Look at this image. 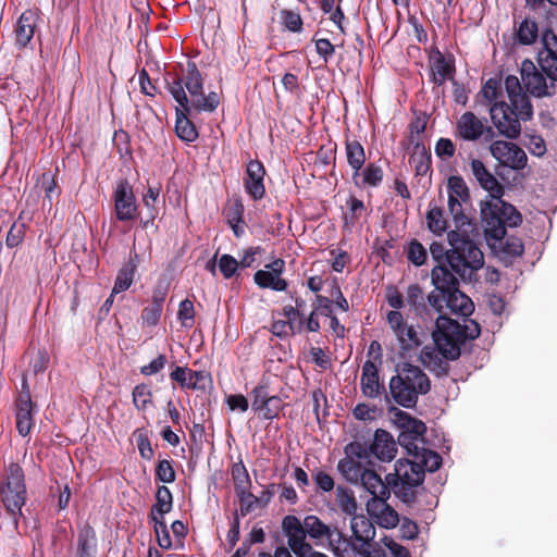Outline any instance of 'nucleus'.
Wrapping results in <instances>:
<instances>
[{"label": "nucleus", "mask_w": 557, "mask_h": 557, "mask_svg": "<svg viewBox=\"0 0 557 557\" xmlns=\"http://www.w3.org/2000/svg\"><path fill=\"white\" fill-rule=\"evenodd\" d=\"M282 21L285 27L294 33H298L302 28V20L297 12L290 10L282 11Z\"/></svg>", "instance_id": "nucleus-64"}, {"label": "nucleus", "mask_w": 557, "mask_h": 557, "mask_svg": "<svg viewBox=\"0 0 557 557\" xmlns=\"http://www.w3.org/2000/svg\"><path fill=\"white\" fill-rule=\"evenodd\" d=\"M162 310L163 309L159 308V305L157 302L150 304L148 307H146L143 310V313H141L143 323L148 326H156L160 321Z\"/></svg>", "instance_id": "nucleus-63"}, {"label": "nucleus", "mask_w": 557, "mask_h": 557, "mask_svg": "<svg viewBox=\"0 0 557 557\" xmlns=\"http://www.w3.org/2000/svg\"><path fill=\"white\" fill-rule=\"evenodd\" d=\"M490 151L500 165L511 170L520 171L528 164L527 153L515 143L495 140L491 144Z\"/></svg>", "instance_id": "nucleus-14"}, {"label": "nucleus", "mask_w": 557, "mask_h": 557, "mask_svg": "<svg viewBox=\"0 0 557 557\" xmlns=\"http://www.w3.org/2000/svg\"><path fill=\"white\" fill-rule=\"evenodd\" d=\"M362 487L372 495L370 499H381L391 497V485L387 480L382 478L373 470L368 469L359 479Z\"/></svg>", "instance_id": "nucleus-29"}, {"label": "nucleus", "mask_w": 557, "mask_h": 557, "mask_svg": "<svg viewBox=\"0 0 557 557\" xmlns=\"http://www.w3.org/2000/svg\"><path fill=\"white\" fill-rule=\"evenodd\" d=\"M38 14L34 10H26L20 16L14 29L16 44L20 47H26L34 37Z\"/></svg>", "instance_id": "nucleus-30"}, {"label": "nucleus", "mask_w": 557, "mask_h": 557, "mask_svg": "<svg viewBox=\"0 0 557 557\" xmlns=\"http://www.w3.org/2000/svg\"><path fill=\"white\" fill-rule=\"evenodd\" d=\"M367 444L352 442L345 446L346 457L341 459L337 465L338 471L343 476L351 482L357 483L363 472H367L363 463L369 462L367 457Z\"/></svg>", "instance_id": "nucleus-12"}, {"label": "nucleus", "mask_w": 557, "mask_h": 557, "mask_svg": "<svg viewBox=\"0 0 557 557\" xmlns=\"http://www.w3.org/2000/svg\"><path fill=\"white\" fill-rule=\"evenodd\" d=\"M389 498L369 499L366 504L369 516L382 528L392 529L399 522L397 511L387 504Z\"/></svg>", "instance_id": "nucleus-22"}, {"label": "nucleus", "mask_w": 557, "mask_h": 557, "mask_svg": "<svg viewBox=\"0 0 557 557\" xmlns=\"http://www.w3.org/2000/svg\"><path fill=\"white\" fill-rule=\"evenodd\" d=\"M470 168L479 185L488 191L490 198L504 195L503 186L481 160H471Z\"/></svg>", "instance_id": "nucleus-27"}, {"label": "nucleus", "mask_w": 557, "mask_h": 557, "mask_svg": "<svg viewBox=\"0 0 557 557\" xmlns=\"http://www.w3.org/2000/svg\"><path fill=\"white\" fill-rule=\"evenodd\" d=\"M473 236L474 234L463 235L460 231H450L447 234L450 246L447 263L463 281H471L475 272L484 265L483 252L473 242Z\"/></svg>", "instance_id": "nucleus-3"}, {"label": "nucleus", "mask_w": 557, "mask_h": 557, "mask_svg": "<svg viewBox=\"0 0 557 557\" xmlns=\"http://www.w3.org/2000/svg\"><path fill=\"white\" fill-rule=\"evenodd\" d=\"M236 495L239 498V510L242 516L248 515L249 512L253 511L258 506H260L259 496H255L250 492V490L239 492Z\"/></svg>", "instance_id": "nucleus-53"}, {"label": "nucleus", "mask_w": 557, "mask_h": 557, "mask_svg": "<svg viewBox=\"0 0 557 557\" xmlns=\"http://www.w3.org/2000/svg\"><path fill=\"white\" fill-rule=\"evenodd\" d=\"M430 391V380L418 367L404 363L401 369L389 381V393L395 403L411 408L417 404L420 394Z\"/></svg>", "instance_id": "nucleus-4"}, {"label": "nucleus", "mask_w": 557, "mask_h": 557, "mask_svg": "<svg viewBox=\"0 0 557 557\" xmlns=\"http://www.w3.org/2000/svg\"><path fill=\"white\" fill-rule=\"evenodd\" d=\"M543 48L539 51L537 63L548 81L557 83V35L546 30L542 37Z\"/></svg>", "instance_id": "nucleus-18"}, {"label": "nucleus", "mask_w": 557, "mask_h": 557, "mask_svg": "<svg viewBox=\"0 0 557 557\" xmlns=\"http://www.w3.org/2000/svg\"><path fill=\"white\" fill-rule=\"evenodd\" d=\"M284 269L285 261L283 259H275L267 264L263 270H258L253 275V281L260 288L283 292L287 288V282L282 278Z\"/></svg>", "instance_id": "nucleus-19"}, {"label": "nucleus", "mask_w": 557, "mask_h": 557, "mask_svg": "<svg viewBox=\"0 0 557 557\" xmlns=\"http://www.w3.org/2000/svg\"><path fill=\"white\" fill-rule=\"evenodd\" d=\"M265 170L258 160H251L247 164L246 175L243 180L246 193L253 199H262L265 194L263 184Z\"/></svg>", "instance_id": "nucleus-23"}, {"label": "nucleus", "mask_w": 557, "mask_h": 557, "mask_svg": "<svg viewBox=\"0 0 557 557\" xmlns=\"http://www.w3.org/2000/svg\"><path fill=\"white\" fill-rule=\"evenodd\" d=\"M367 457L374 456L382 462L392 461L397 453V445L391 433L379 429L375 431L372 443L367 445Z\"/></svg>", "instance_id": "nucleus-20"}, {"label": "nucleus", "mask_w": 557, "mask_h": 557, "mask_svg": "<svg viewBox=\"0 0 557 557\" xmlns=\"http://www.w3.org/2000/svg\"><path fill=\"white\" fill-rule=\"evenodd\" d=\"M525 146L531 154L542 157L546 153V145L542 136L525 134Z\"/></svg>", "instance_id": "nucleus-57"}, {"label": "nucleus", "mask_w": 557, "mask_h": 557, "mask_svg": "<svg viewBox=\"0 0 557 557\" xmlns=\"http://www.w3.org/2000/svg\"><path fill=\"white\" fill-rule=\"evenodd\" d=\"M481 215L484 232L487 237L503 240L506 226L515 227L522 222L521 214L513 206L502 200V196H494L482 203Z\"/></svg>", "instance_id": "nucleus-5"}, {"label": "nucleus", "mask_w": 557, "mask_h": 557, "mask_svg": "<svg viewBox=\"0 0 557 557\" xmlns=\"http://www.w3.org/2000/svg\"><path fill=\"white\" fill-rule=\"evenodd\" d=\"M173 507V495L169 487L161 485L156 492V503L150 511V519L158 520L159 517L164 518V515L170 512Z\"/></svg>", "instance_id": "nucleus-36"}, {"label": "nucleus", "mask_w": 557, "mask_h": 557, "mask_svg": "<svg viewBox=\"0 0 557 557\" xmlns=\"http://www.w3.org/2000/svg\"><path fill=\"white\" fill-rule=\"evenodd\" d=\"M114 209L119 221H132L137 216V205L132 186L120 181L113 193Z\"/></svg>", "instance_id": "nucleus-17"}, {"label": "nucleus", "mask_w": 557, "mask_h": 557, "mask_svg": "<svg viewBox=\"0 0 557 557\" xmlns=\"http://www.w3.org/2000/svg\"><path fill=\"white\" fill-rule=\"evenodd\" d=\"M406 301L414 310L417 314L425 308L424 294L418 284H411L406 290Z\"/></svg>", "instance_id": "nucleus-48"}, {"label": "nucleus", "mask_w": 557, "mask_h": 557, "mask_svg": "<svg viewBox=\"0 0 557 557\" xmlns=\"http://www.w3.org/2000/svg\"><path fill=\"white\" fill-rule=\"evenodd\" d=\"M447 193L449 200L468 201L469 189L465 181L459 176H451L447 183Z\"/></svg>", "instance_id": "nucleus-44"}, {"label": "nucleus", "mask_w": 557, "mask_h": 557, "mask_svg": "<svg viewBox=\"0 0 557 557\" xmlns=\"http://www.w3.org/2000/svg\"><path fill=\"white\" fill-rule=\"evenodd\" d=\"M447 308L454 314L469 317L474 311V304L466 294L461 293L458 287H456V289H453L448 294Z\"/></svg>", "instance_id": "nucleus-34"}, {"label": "nucleus", "mask_w": 557, "mask_h": 557, "mask_svg": "<svg viewBox=\"0 0 557 557\" xmlns=\"http://www.w3.org/2000/svg\"><path fill=\"white\" fill-rule=\"evenodd\" d=\"M336 502L343 512L350 516L356 515L357 502L354 493L349 488L337 486Z\"/></svg>", "instance_id": "nucleus-42"}, {"label": "nucleus", "mask_w": 557, "mask_h": 557, "mask_svg": "<svg viewBox=\"0 0 557 557\" xmlns=\"http://www.w3.org/2000/svg\"><path fill=\"white\" fill-rule=\"evenodd\" d=\"M282 528L290 550L297 557H308L311 554V544L307 542V533L302 523L296 516L288 515L283 519Z\"/></svg>", "instance_id": "nucleus-16"}, {"label": "nucleus", "mask_w": 557, "mask_h": 557, "mask_svg": "<svg viewBox=\"0 0 557 557\" xmlns=\"http://www.w3.org/2000/svg\"><path fill=\"white\" fill-rule=\"evenodd\" d=\"M171 379L177 382L183 388L203 389L210 375L205 371H193L186 367H176L170 374Z\"/></svg>", "instance_id": "nucleus-26"}, {"label": "nucleus", "mask_w": 557, "mask_h": 557, "mask_svg": "<svg viewBox=\"0 0 557 557\" xmlns=\"http://www.w3.org/2000/svg\"><path fill=\"white\" fill-rule=\"evenodd\" d=\"M250 395L252 410L264 420H273L278 417L284 407L283 399L278 395H272L268 384L263 381L252 388Z\"/></svg>", "instance_id": "nucleus-13"}, {"label": "nucleus", "mask_w": 557, "mask_h": 557, "mask_svg": "<svg viewBox=\"0 0 557 557\" xmlns=\"http://www.w3.org/2000/svg\"><path fill=\"white\" fill-rule=\"evenodd\" d=\"M156 478L163 483H172L176 479L172 461L168 459L160 460L156 467Z\"/></svg>", "instance_id": "nucleus-56"}, {"label": "nucleus", "mask_w": 557, "mask_h": 557, "mask_svg": "<svg viewBox=\"0 0 557 557\" xmlns=\"http://www.w3.org/2000/svg\"><path fill=\"white\" fill-rule=\"evenodd\" d=\"M480 94L484 99L485 104L491 108L495 102H498L499 82L495 78H490L482 87Z\"/></svg>", "instance_id": "nucleus-55"}, {"label": "nucleus", "mask_w": 557, "mask_h": 557, "mask_svg": "<svg viewBox=\"0 0 557 557\" xmlns=\"http://www.w3.org/2000/svg\"><path fill=\"white\" fill-rule=\"evenodd\" d=\"M137 442V447L140 456L144 459L150 460L153 456V450L150 441L143 430H136L134 433Z\"/></svg>", "instance_id": "nucleus-61"}, {"label": "nucleus", "mask_w": 557, "mask_h": 557, "mask_svg": "<svg viewBox=\"0 0 557 557\" xmlns=\"http://www.w3.org/2000/svg\"><path fill=\"white\" fill-rule=\"evenodd\" d=\"M0 499L13 519L21 515L26 499V486L24 472L17 463H10L3 473L0 482Z\"/></svg>", "instance_id": "nucleus-7"}, {"label": "nucleus", "mask_w": 557, "mask_h": 557, "mask_svg": "<svg viewBox=\"0 0 557 557\" xmlns=\"http://www.w3.org/2000/svg\"><path fill=\"white\" fill-rule=\"evenodd\" d=\"M410 162L413 164L418 175H425L430 169V156L422 148L416 150Z\"/></svg>", "instance_id": "nucleus-58"}, {"label": "nucleus", "mask_w": 557, "mask_h": 557, "mask_svg": "<svg viewBox=\"0 0 557 557\" xmlns=\"http://www.w3.org/2000/svg\"><path fill=\"white\" fill-rule=\"evenodd\" d=\"M397 417L401 429L400 433L413 434L414 436L424 435L426 426L422 421L412 418L409 413L404 411H399Z\"/></svg>", "instance_id": "nucleus-41"}, {"label": "nucleus", "mask_w": 557, "mask_h": 557, "mask_svg": "<svg viewBox=\"0 0 557 557\" xmlns=\"http://www.w3.org/2000/svg\"><path fill=\"white\" fill-rule=\"evenodd\" d=\"M466 201L448 199V209L456 226L454 231H460L463 235L478 234L475 224L463 214L462 205Z\"/></svg>", "instance_id": "nucleus-33"}, {"label": "nucleus", "mask_w": 557, "mask_h": 557, "mask_svg": "<svg viewBox=\"0 0 557 557\" xmlns=\"http://www.w3.org/2000/svg\"><path fill=\"white\" fill-rule=\"evenodd\" d=\"M35 406L30 398L24 396L16 400V430L23 437L27 436L34 425Z\"/></svg>", "instance_id": "nucleus-28"}, {"label": "nucleus", "mask_w": 557, "mask_h": 557, "mask_svg": "<svg viewBox=\"0 0 557 557\" xmlns=\"http://www.w3.org/2000/svg\"><path fill=\"white\" fill-rule=\"evenodd\" d=\"M504 85L511 107L505 101L495 102L490 108V114L500 135L516 139L521 133L519 120H531L533 108L527 92H522L520 79L517 76L508 75Z\"/></svg>", "instance_id": "nucleus-1"}, {"label": "nucleus", "mask_w": 557, "mask_h": 557, "mask_svg": "<svg viewBox=\"0 0 557 557\" xmlns=\"http://www.w3.org/2000/svg\"><path fill=\"white\" fill-rule=\"evenodd\" d=\"M398 444L407 450L408 455L413 457L422 447L420 446V444H423V436H414L413 434L399 433Z\"/></svg>", "instance_id": "nucleus-54"}, {"label": "nucleus", "mask_w": 557, "mask_h": 557, "mask_svg": "<svg viewBox=\"0 0 557 557\" xmlns=\"http://www.w3.org/2000/svg\"><path fill=\"white\" fill-rule=\"evenodd\" d=\"M21 216L17 221H15L10 227L7 238L5 245L9 248L17 247L24 239L26 225L24 222H21Z\"/></svg>", "instance_id": "nucleus-51"}, {"label": "nucleus", "mask_w": 557, "mask_h": 557, "mask_svg": "<svg viewBox=\"0 0 557 557\" xmlns=\"http://www.w3.org/2000/svg\"><path fill=\"white\" fill-rule=\"evenodd\" d=\"M350 528L354 535L352 549L362 557L371 556V542L375 536V528L363 515H352Z\"/></svg>", "instance_id": "nucleus-15"}, {"label": "nucleus", "mask_w": 557, "mask_h": 557, "mask_svg": "<svg viewBox=\"0 0 557 557\" xmlns=\"http://www.w3.org/2000/svg\"><path fill=\"white\" fill-rule=\"evenodd\" d=\"M176 81H181L183 89L188 91L190 96V100L188 99L189 107L195 111L212 112L219 106L220 98L216 92L211 91L207 96L203 95L202 76L195 62L188 61L182 78Z\"/></svg>", "instance_id": "nucleus-8"}, {"label": "nucleus", "mask_w": 557, "mask_h": 557, "mask_svg": "<svg viewBox=\"0 0 557 557\" xmlns=\"http://www.w3.org/2000/svg\"><path fill=\"white\" fill-rule=\"evenodd\" d=\"M152 392L146 384H138L133 389V403L138 410H146L151 404Z\"/></svg>", "instance_id": "nucleus-49"}, {"label": "nucleus", "mask_w": 557, "mask_h": 557, "mask_svg": "<svg viewBox=\"0 0 557 557\" xmlns=\"http://www.w3.org/2000/svg\"><path fill=\"white\" fill-rule=\"evenodd\" d=\"M537 24L535 21L525 18L523 20L517 32L518 41L522 45H532L537 38Z\"/></svg>", "instance_id": "nucleus-45"}, {"label": "nucleus", "mask_w": 557, "mask_h": 557, "mask_svg": "<svg viewBox=\"0 0 557 557\" xmlns=\"http://www.w3.org/2000/svg\"><path fill=\"white\" fill-rule=\"evenodd\" d=\"M168 90L180 106V108H176V135L184 141H195L198 137V132L195 125L187 119V114H190L194 109L189 107L188 97L182 87V82L173 81L168 83Z\"/></svg>", "instance_id": "nucleus-9"}, {"label": "nucleus", "mask_w": 557, "mask_h": 557, "mask_svg": "<svg viewBox=\"0 0 557 557\" xmlns=\"http://www.w3.org/2000/svg\"><path fill=\"white\" fill-rule=\"evenodd\" d=\"M386 480L399 499L411 503L416 497V488L424 480V471L417 461L399 459L395 463V471L388 473Z\"/></svg>", "instance_id": "nucleus-6"}, {"label": "nucleus", "mask_w": 557, "mask_h": 557, "mask_svg": "<svg viewBox=\"0 0 557 557\" xmlns=\"http://www.w3.org/2000/svg\"><path fill=\"white\" fill-rule=\"evenodd\" d=\"M520 75L522 92L527 91L535 98L552 97L555 94L556 82L548 81L531 60L521 62Z\"/></svg>", "instance_id": "nucleus-10"}, {"label": "nucleus", "mask_w": 557, "mask_h": 557, "mask_svg": "<svg viewBox=\"0 0 557 557\" xmlns=\"http://www.w3.org/2000/svg\"><path fill=\"white\" fill-rule=\"evenodd\" d=\"M243 214L244 206L238 200L230 202L224 209L226 222L236 237H240L245 233Z\"/></svg>", "instance_id": "nucleus-37"}, {"label": "nucleus", "mask_w": 557, "mask_h": 557, "mask_svg": "<svg viewBox=\"0 0 557 557\" xmlns=\"http://www.w3.org/2000/svg\"><path fill=\"white\" fill-rule=\"evenodd\" d=\"M361 389L370 398H375L381 394L377 368L371 360L366 361L362 366Z\"/></svg>", "instance_id": "nucleus-32"}, {"label": "nucleus", "mask_w": 557, "mask_h": 557, "mask_svg": "<svg viewBox=\"0 0 557 557\" xmlns=\"http://www.w3.org/2000/svg\"><path fill=\"white\" fill-rule=\"evenodd\" d=\"M134 269H135V267L129 264V265L122 268L119 271L113 289H112L113 294H119V293H122V292L128 289V287L133 283Z\"/></svg>", "instance_id": "nucleus-50"}, {"label": "nucleus", "mask_w": 557, "mask_h": 557, "mask_svg": "<svg viewBox=\"0 0 557 557\" xmlns=\"http://www.w3.org/2000/svg\"><path fill=\"white\" fill-rule=\"evenodd\" d=\"M194 304L189 299H185L181 301L177 318L181 321L182 325L185 327H190L194 322Z\"/></svg>", "instance_id": "nucleus-59"}, {"label": "nucleus", "mask_w": 557, "mask_h": 557, "mask_svg": "<svg viewBox=\"0 0 557 557\" xmlns=\"http://www.w3.org/2000/svg\"><path fill=\"white\" fill-rule=\"evenodd\" d=\"M425 220L429 231L434 235L441 236L447 231L448 225L442 208L430 205Z\"/></svg>", "instance_id": "nucleus-39"}, {"label": "nucleus", "mask_w": 557, "mask_h": 557, "mask_svg": "<svg viewBox=\"0 0 557 557\" xmlns=\"http://www.w3.org/2000/svg\"><path fill=\"white\" fill-rule=\"evenodd\" d=\"M413 461L420 463L423 471L434 472L441 467L442 457L437 453L422 446L413 456Z\"/></svg>", "instance_id": "nucleus-40"}, {"label": "nucleus", "mask_w": 557, "mask_h": 557, "mask_svg": "<svg viewBox=\"0 0 557 557\" xmlns=\"http://www.w3.org/2000/svg\"><path fill=\"white\" fill-rule=\"evenodd\" d=\"M96 547L95 534L92 530H85L78 535V556L94 557Z\"/></svg>", "instance_id": "nucleus-47"}, {"label": "nucleus", "mask_w": 557, "mask_h": 557, "mask_svg": "<svg viewBox=\"0 0 557 557\" xmlns=\"http://www.w3.org/2000/svg\"><path fill=\"white\" fill-rule=\"evenodd\" d=\"M487 132L493 136L491 127L472 112H465L457 121V134L460 138L468 141H475Z\"/></svg>", "instance_id": "nucleus-24"}, {"label": "nucleus", "mask_w": 557, "mask_h": 557, "mask_svg": "<svg viewBox=\"0 0 557 557\" xmlns=\"http://www.w3.org/2000/svg\"><path fill=\"white\" fill-rule=\"evenodd\" d=\"M346 159L348 165L356 171H360L366 162V152L358 140H346Z\"/></svg>", "instance_id": "nucleus-38"}, {"label": "nucleus", "mask_w": 557, "mask_h": 557, "mask_svg": "<svg viewBox=\"0 0 557 557\" xmlns=\"http://www.w3.org/2000/svg\"><path fill=\"white\" fill-rule=\"evenodd\" d=\"M301 523L305 532L310 539H326L331 546H334V550L339 549V544L343 540L341 532L325 524L319 517L314 515L306 516Z\"/></svg>", "instance_id": "nucleus-21"}, {"label": "nucleus", "mask_w": 557, "mask_h": 557, "mask_svg": "<svg viewBox=\"0 0 557 557\" xmlns=\"http://www.w3.org/2000/svg\"><path fill=\"white\" fill-rule=\"evenodd\" d=\"M460 325L449 318L440 315L436 319V329L433 331L434 345H425L420 352V361L430 371L437 375L447 373V360H455L460 356L458 345Z\"/></svg>", "instance_id": "nucleus-2"}, {"label": "nucleus", "mask_w": 557, "mask_h": 557, "mask_svg": "<svg viewBox=\"0 0 557 557\" xmlns=\"http://www.w3.org/2000/svg\"><path fill=\"white\" fill-rule=\"evenodd\" d=\"M151 521L153 522V529L157 535L159 546L163 549L171 548L172 541L164 518L159 517L158 520L156 519Z\"/></svg>", "instance_id": "nucleus-52"}, {"label": "nucleus", "mask_w": 557, "mask_h": 557, "mask_svg": "<svg viewBox=\"0 0 557 557\" xmlns=\"http://www.w3.org/2000/svg\"><path fill=\"white\" fill-rule=\"evenodd\" d=\"M271 330L274 335L278 337H286L288 335L300 333V325L290 324L284 320H277L273 322Z\"/></svg>", "instance_id": "nucleus-60"}, {"label": "nucleus", "mask_w": 557, "mask_h": 557, "mask_svg": "<svg viewBox=\"0 0 557 557\" xmlns=\"http://www.w3.org/2000/svg\"><path fill=\"white\" fill-rule=\"evenodd\" d=\"M232 478L234 481L236 494L239 492H245L246 490H250L251 481L248 471L242 461L233 465Z\"/></svg>", "instance_id": "nucleus-43"}, {"label": "nucleus", "mask_w": 557, "mask_h": 557, "mask_svg": "<svg viewBox=\"0 0 557 557\" xmlns=\"http://www.w3.org/2000/svg\"><path fill=\"white\" fill-rule=\"evenodd\" d=\"M432 82L437 86L443 85L453 77L455 65L451 58H446L438 49H433L429 59Z\"/></svg>", "instance_id": "nucleus-25"}, {"label": "nucleus", "mask_w": 557, "mask_h": 557, "mask_svg": "<svg viewBox=\"0 0 557 557\" xmlns=\"http://www.w3.org/2000/svg\"><path fill=\"white\" fill-rule=\"evenodd\" d=\"M408 260L416 267H421L426 262L428 252L424 246L417 239H412L406 249Z\"/></svg>", "instance_id": "nucleus-46"}, {"label": "nucleus", "mask_w": 557, "mask_h": 557, "mask_svg": "<svg viewBox=\"0 0 557 557\" xmlns=\"http://www.w3.org/2000/svg\"><path fill=\"white\" fill-rule=\"evenodd\" d=\"M383 176V169L380 165L369 163L364 169L354 172L351 180L359 188L377 187L382 183Z\"/></svg>", "instance_id": "nucleus-31"}, {"label": "nucleus", "mask_w": 557, "mask_h": 557, "mask_svg": "<svg viewBox=\"0 0 557 557\" xmlns=\"http://www.w3.org/2000/svg\"><path fill=\"white\" fill-rule=\"evenodd\" d=\"M239 267L238 261L231 255H222L219 260V269L225 278H231Z\"/></svg>", "instance_id": "nucleus-62"}, {"label": "nucleus", "mask_w": 557, "mask_h": 557, "mask_svg": "<svg viewBox=\"0 0 557 557\" xmlns=\"http://www.w3.org/2000/svg\"><path fill=\"white\" fill-rule=\"evenodd\" d=\"M432 284L437 288L445 292H451L458 287V281L454 273L442 263L432 269L431 272Z\"/></svg>", "instance_id": "nucleus-35"}, {"label": "nucleus", "mask_w": 557, "mask_h": 557, "mask_svg": "<svg viewBox=\"0 0 557 557\" xmlns=\"http://www.w3.org/2000/svg\"><path fill=\"white\" fill-rule=\"evenodd\" d=\"M386 321L403 352L414 350L423 344L424 334L409 324L400 311H389Z\"/></svg>", "instance_id": "nucleus-11"}]
</instances>
